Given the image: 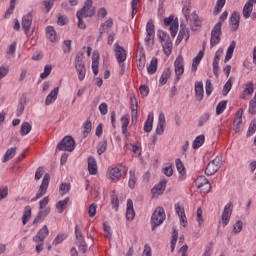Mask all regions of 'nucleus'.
<instances>
[{"mask_svg":"<svg viewBox=\"0 0 256 256\" xmlns=\"http://www.w3.org/2000/svg\"><path fill=\"white\" fill-rule=\"evenodd\" d=\"M83 56V52H78L74 61L79 81H84L85 75H87V68L85 67V62H83Z\"/></svg>","mask_w":256,"mask_h":256,"instance_id":"nucleus-1","label":"nucleus"},{"mask_svg":"<svg viewBox=\"0 0 256 256\" xmlns=\"http://www.w3.org/2000/svg\"><path fill=\"white\" fill-rule=\"evenodd\" d=\"M165 218V209H163V207H157L151 217L152 231L157 229L159 225H162L163 221H165Z\"/></svg>","mask_w":256,"mask_h":256,"instance_id":"nucleus-2","label":"nucleus"},{"mask_svg":"<svg viewBox=\"0 0 256 256\" xmlns=\"http://www.w3.org/2000/svg\"><path fill=\"white\" fill-rule=\"evenodd\" d=\"M56 149L58 151H75V139L72 136H65L58 144Z\"/></svg>","mask_w":256,"mask_h":256,"instance_id":"nucleus-3","label":"nucleus"},{"mask_svg":"<svg viewBox=\"0 0 256 256\" xmlns=\"http://www.w3.org/2000/svg\"><path fill=\"white\" fill-rule=\"evenodd\" d=\"M95 15V8L93 7V0H86L81 10H78L76 17H93Z\"/></svg>","mask_w":256,"mask_h":256,"instance_id":"nucleus-4","label":"nucleus"},{"mask_svg":"<svg viewBox=\"0 0 256 256\" xmlns=\"http://www.w3.org/2000/svg\"><path fill=\"white\" fill-rule=\"evenodd\" d=\"M221 157L217 156L212 161H210L205 169V175L211 177V175H215L219 169H221Z\"/></svg>","mask_w":256,"mask_h":256,"instance_id":"nucleus-5","label":"nucleus"},{"mask_svg":"<svg viewBox=\"0 0 256 256\" xmlns=\"http://www.w3.org/2000/svg\"><path fill=\"white\" fill-rule=\"evenodd\" d=\"M146 32H147V35L144 41L148 47H151L155 45V24H153V21H149L147 23Z\"/></svg>","mask_w":256,"mask_h":256,"instance_id":"nucleus-6","label":"nucleus"},{"mask_svg":"<svg viewBox=\"0 0 256 256\" xmlns=\"http://www.w3.org/2000/svg\"><path fill=\"white\" fill-rule=\"evenodd\" d=\"M221 22H218L215 24L211 31V38H210V45L211 47H215L216 45H219L221 43Z\"/></svg>","mask_w":256,"mask_h":256,"instance_id":"nucleus-7","label":"nucleus"},{"mask_svg":"<svg viewBox=\"0 0 256 256\" xmlns=\"http://www.w3.org/2000/svg\"><path fill=\"white\" fill-rule=\"evenodd\" d=\"M49 181H51V176L49 174H45L42 180V183L40 185V188L38 192L36 193V196L32 201H37V199H41L45 193H47V189L49 187Z\"/></svg>","mask_w":256,"mask_h":256,"instance_id":"nucleus-8","label":"nucleus"},{"mask_svg":"<svg viewBox=\"0 0 256 256\" xmlns=\"http://www.w3.org/2000/svg\"><path fill=\"white\" fill-rule=\"evenodd\" d=\"M130 109H131V118H132V124L137 123V115H138V109H139V103L137 102V98L135 96H132L130 98Z\"/></svg>","mask_w":256,"mask_h":256,"instance_id":"nucleus-9","label":"nucleus"},{"mask_svg":"<svg viewBox=\"0 0 256 256\" xmlns=\"http://www.w3.org/2000/svg\"><path fill=\"white\" fill-rule=\"evenodd\" d=\"M175 66V75H176V81H179L181 79V75L185 73V67L183 66V57L178 56L174 62Z\"/></svg>","mask_w":256,"mask_h":256,"instance_id":"nucleus-10","label":"nucleus"},{"mask_svg":"<svg viewBox=\"0 0 256 256\" xmlns=\"http://www.w3.org/2000/svg\"><path fill=\"white\" fill-rule=\"evenodd\" d=\"M114 53L118 63H124L127 59V52L118 43L114 44Z\"/></svg>","mask_w":256,"mask_h":256,"instance_id":"nucleus-11","label":"nucleus"},{"mask_svg":"<svg viewBox=\"0 0 256 256\" xmlns=\"http://www.w3.org/2000/svg\"><path fill=\"white\" fill-rule=\"evenodd\" d=\"M175 211L180 219V224L183 227H187L189 225V222L187 221V216L185 215V208L179 204H175Z\"/></svg>","mask_w":256,"mask_h":256,"instance_id":"nucleus-12","label":"nucleus"},{"mask_svg":"<svg viewBox=\"0 0 256 256\" xmlns=\"http://www.w3.org/2000/svg\"><path fill=\"white\" fill-rule=\"evenodd\" d=\"M233 214V204L229 202L223 210L222 213V223L223 225H228L229 219H231V215Z\"/></svg>","mask_w":256,"mask_h":256,"instance_id":"nucleus-13","label":"nucleus"},{"mask_svg":"<svg viewBox=\"0 0 256 256\" xmlns=\"http://www.w3.org/2000/svg\"><path fill=\"white\" fill-rule=\"evenodd\" d=\"M126 173H127V170L125 168L115 167V168L110 169L109 175H110V179H112V181H118Z\"/></svg>","mask_w":256,"mask_h":256,"instance_id":"nucleus-14","label":"nucleus"},{"mask_svg":"<svg viewBox=\"0 0 256 256\" xmlns=\"http://www.w3.org/2000/svg\"><path fill=\"white\" fill-rule=\"evenodd\" d=\"M47 235H49V228L47 227V225H44L37 233V235H35L33 237V241H35V243H43V241H45V237H47Z\"/></svg>","mask_w":256,"mask_h":256,"instance_id":"nucleus-15","label":"nucleus"},{"mask_svg":"<svg viewBox=\"0 0 256 256\" xmlns=\"http://www.w3.org/2000/svg\"><path fill=\"white\" fill-rule=\"evenodd\" d=\"M33 23V15L31 13L26 14L22 18V28L26 35H29V31L31 29V25Z\"/></svg>","mask_w":256,"mask_h":256,"instance_id":"nucleus-16","label":"nucleus"},{"mask_svg":"<svg viewBox=\"0 0 256 256\" xmlns=\"http://www.w3.org/2000/svg\"><path fill=\"white\" fill-rule=\"evenodd\" d=\"M221 55H223V50H218L215 53L213 60V73L215 77H219V61L221 60Z\"/></svg>","mask_w":256,"mask_h":256,"instance_id":"nucleus-17","label":"nucleus"},{"mask_svg":"<svg viewBox=\"0 0 256 256\" xmlns=\"http://www.w3.org/2000/svg\"><path fill=\"white\" fill-rule=\"evenodd\" d=\"M241 21V16L237 12H233L230 17L231 31H237L239 29V23Z\"/></svg>","mask_w":256,"mask_h":256,"instance_id":"nucleus-18","label":"nucleus"},{"mask_svg":"<svg viewBox=\"0 0 256 256\" xmlns=\"http://www.w3.org/2000/svg\"><path fill=\"white\" fill-rule=\"evenodd\" d=\"M167 187V180H162L152 188L153 195H163Z\"/></svg>","mask_w":256,"mask_h":256,"instance_id":"nucleus-19","label":"nucleus"},{"mask_svg":"<svg viewBox=\"0 0 256 256\" xmlns=\"http://www.w3.org/2000/svg\"><path fill=\"white\" fill-rule=\"evenodd\" d=\"M126 219H128V221L135 219V209L133 208V200L131 199L127 200Z\"/></svg>","mask_w":256,"mask_h":256,"instance_id":"nucleus-20","label":"nucleus"},{"mask_svg":"<svg viewBox=\"0 0 256 256\" xmlns=\"http://www.w3.org/2000/svg\"><path fill=\"white\" fill-rule=\"evenodd\" d=\"M58 95H59V87H56L46 97L45 105H52V103H55V101H57Z\"/></svg>","mask_w":256,"mask_h":256,"instance_id":"nucleus-21","label":"nucleus"},{"mask_svg":"<svg viewBox=\"0 0 256 256\" xmlns=\"http://www.w3.org/2000/svg\"><path fill=\"white\" fill-rule=\"evenodd\" d=\"M113 27V18H108L107 21L101 24L100 29H99V36L98 40L103 37V33L107 31V29H111Z\"/></svg>","mask_w":256,"mask_h":256,"instance_id":"nucleus-22","label":"nucleus"},{"mask_svg":"<svg viewBox=\"0 0 256 256\" xmlns=\"http://www.w3.org/2000/svg\"><path fill=\"white\" fill-rule=\"evenodd\" d=\"M205 90L203 89V82H197L195 84V97L197 101H203Z\"/></svg>","mask_w":256,"mask_h":256,"instance_id":"nucleus-23","label":"nucleus"},{"mask_svg":"<svg viewBox=\"0 0 256 256\" xmlns=\"http://www.w3.org/2000/svg\"><path fill=\"white\" fill-rule=\"evenodd\" d=\"M49 213H51V208L48 207L45 210H40L36 216V218L33 221V224H37L40 223V221H45V218L47 217V215H49Z\"/></svg>","mask_w":256,"mask_h":256,"instance_id":"nucleus-24","label":"nucleus"},{"mask_svg":"<svg viewBox=\"0 0 256 256\" xmlns=\"http://www.w3.org/2000/svg\"><path fill=\"white\" fill-rule=\"evenodd\" d=\"M88 171L90 175H97V161L93 158V156L88 158Z\"/></svg>","mask_w":256,"mask_h":256,"instance_id":"nucleus-25","label":"nucleus"},{"mask_svg":"<svg viewBox=\"0 0 256 256\" xmlns=\"http://www.w3.org/2000/svg\"><path fill=\"white\" fill-rule=\"evenodd\" d=\"M46 37L51 41V43H55V41H57V32L53 26H48L46 28Z\"/></svg>","mask_w":256,"mask_h":256,"instance_id":"nucleus-26","label":"nucleus"},{"mask_svg":"<svg viewBox=\"0 0 256 256\" xmlns=\"http://www.w3.org/2000/svg\"><path fill=\"white\" fill-rule=\"evenodd\" d=\"M153 113H149L148 114V118L144 124V131L145 133H151V131H153Z\"/></svg>","mask_w":256,"mask_h":256,"instance_id":"nucleus-27","label":"nucleus"},{"mask_svg":"<svg viewBox=\"0 0 256 256\" xmlns=\"http://www.w3.org/2000/svg\"><path fill=\"white\" fill-rule=\"evenodd\" d=\"M203 55H205V52L203 50H200L198 54L193 59L192 63V71H197V67L199 66V63H201V59H203Z\"/></svg>","mask_w":256,"mask_h":256,"instance_id":"nucleus-28","label":"nucleus"},{"mask_svg":"<svg viewBox=\"0 0 256 256\" xmlns=\"http://www.w3.org/2000/svg\"><path fill=\"white\" fill-rule=\"evenodd\" d=\"M157 65H158L157 58H152L150 61V64L147 67V73L149 75H155V73H157Z\"/></svg>","mask_w":256,"mask_h":256,"instance_id":"nucleus-29","label":"nucleus"},{"mask_svg":"<svg viewBox=\"0 0 256 256\" xmlns=\"http://www.w3.org/2000/svg\"><path fill=\"white\" fill-rule=\"evenodd\" d=\"M176 163V168H177V171L180 175V179L183 181L185 179V166L183 165V162L181 161V159H176L175 161Z\"/></svg>","mask_w":256,"mask_h":256,"instance_id":"nucleus-30","label":"nucleus"},{"mask_svg":"<svg viewBox=\"0 0 256 256\" xmlns=\"http://www.w3.org/2000/svg\"><path fill=\"white\" fill-rule=\"evenodd\" d=\"M17 153V147L9 148L3 158V163H7V161H11L15 157Z\"/></svg>","mask_w":256,"mask_h":256,"instance_id":"nucleus-31","label":"nucleus"},{"mask_svg":"<svg viewBox=\"0 0 256 256\" xmlns=\"http://www.w3.org/2000/svg\"><path fill=\"white\" fill-rule=\"evenodd\" d=\"M161 44H162L163 51H164L165 55H167V57H169V55H171V51L173 49V42H171V39H170V40L161 42Z\"/></svg>","mask_w":256,"mask_h":256,"instance_id":"nucleus-32","label":"nucleus"},{"mask_svg":"<svg viewBox=\"0 0 256 256\" xmlns=\"http://www.w3.org/2000/svg\"><path fill=\"white\" fill-rule=\"evenodd\" d=\"M235 47H236V43L235 41H232L227 49L224 63H227V61H230L231 57H233V53L235 52Z\"/></svg>","mask_w":256,"mask_h":256,"instance_id":"nucleus-33","label":"nucleus"},{"mask_svg":"<svg viewBox=\"0 0 256 256\" xmlns=\"http://www.w3.org/2000/svg\"><path fill=\"white\" fill-rule=\"evenodd\" d=\"M69 204V197L65 198L64 200H60L56 204V209L58 213H63L67 209V205Z\"/></svg>","mask_w":256,"mask_h":256,"instance_id":"nucleus-34","label":"nucleus"},{"mask_svg":"<svg viewBox=\"0 0 256 256\" xmlns=\"http://www.w3.org/2000/svg\"><path fill=\"white\" fill-rule=\"evenodd\" d=\"M169 77H171V68H167L163 71L159 80V84L162 86L166 85Z\"/></svg>","mask_w":256,"mask_h":256,"instance_id":"nucleus-35","label":"nucleus"},{"mask_svg":"<svg viewBox=\"0 0 256 256\" xmlns=\"http://www.w3.org/2000/svg\"><path fill=\"white\" fill-rule=\"evenodd\" d=\"M75 237H76V245H78L79 243L85 242V238L83 237V232L81 231V228L79 227V225L75 226Z\"/></svg>","mask_w":256,"mask_h":256,"instance_id":"nucleus-36","label":"nucleus"},{"mask_svg":"<svg viewBox=\"0 0 256 256\" xmlns=\"http://www.w3.org/2000/svg\"><path fill=\"white\" fill-rule=\"evenodd\" d=\"M253 12V4L246 2L243 8V17L244 19H249L251 17V13Z\"/></svg>","mask_w":256,"mask_h":256,"instance_id":"nucleus-37","label":"nucleus"},{"mask_svg":"<svg viewBox=\"0 0 256 256\" xmlns=\"http://www.w3.org/2000/svg\"><path fill=\"white\" fill-rule=\"evenodd\" d=\"M185 39L187 41V39H189V30L182 28L179 33H178V37L176 40V43H181V41Z\"/></svg>","mask_w":256,"mask_h":256,"instance_id":"nucleus-38","label":"nucleus"},{"mask_svg":"<svg viewBox=\"0 0 256 256\" xmlns=\"http://www.w3.org/2000/svg\"><path fill=\"white\" fill-rule=\"evenodd\" d=\"M177 239H179V232L177 228L173 227L172 239H171V253L175 251V245H177Z\"/></svg>","mask_w":256,"mask_h":256,"instance_id":"nucleus-39","label":"nucleus"},{"mask_svg":"<svg viewBox=\"0 0 256 256\" xmlns=\"http://www.w3.org/2000/svg\"><path fill=\"white\" fill-rule=\"evenodd\" d=\"M30 219H31V206H26L24 210V214L22 216L23 225H27Z\"/></svg>","mask_w":256,"mask_h":256,"instance_id":"nucleus-40","label":"nucleus"},{"mask_svg":"<svg viewBox=\"0 0 256 256\" xmlns=\"http://www.w3.org/2000/svg\"><path fill=\"white\" fill-rule=\"evenodd\" d=\"M232 88H233V77H230L223 87L222 95H224V97L228 95L229 91H231Z\"/></svg>","mask_w":256,"mask_h":256,"instance_id":"nucleus-41","label":"nucleus"},{"mask_svg":"<svg viewBox=\"0 0 256 256\" xmlns=\"http://www.w3.org/2000/svg\"><path fill=\"white\" fill-rule=\"evenodd\" d=\"M203 143H205V136L204 135L197 136L193 141L192 147L193 149H199V147H201Z\"/></svg>","mask_w":256,"mask_h":256,"instance_id":"nucleus-42","label":"nucleus"},{"mask_svg":"<svg viewBox=\"0 0 256 256\" xmlns=\"http://www.w3.org/2000/svg\"><path fill=\"white\" fill-rule=\"evenodd\" d=\"M31 129V124H29V122H24L20 128V135H29V133H31Z\"/></svg>","mask_w":256,"mask_h":256,"instance_id":"nucleus-43","label":"nucleus"},{"mask_svg":"<svg viewBox=\"0 0 256 256\" xmlns=\"http://www.w3.org/2000/svg\"><path fill=\"white\" fill-rule=\"evenodd\" d=\"M227 109V100H222L216 106V114L221 115Z\"/></svg>","mask_w":256,"mask_h":256,"instance_id":"nucleus-44","label":"nucleus"},{"mask_svg":"<svg viewBox=\"0 0 256 256\" xmlns=\"http://www.w3.org/2000/svg\"><path fill=\"white\" fill-rule=\"evenodd\" d=\"M146 63H147V58L145 54H142L140 58L137 60V67L139 71H143V69H145Z\"/></svg>","mask_w":256,"mask_h":256,"instance_id":"nucleus-45","label":"nucleus"},{"mask_svg":"<svg viewBox=\"0 0 256 256\" xmlns=\"http://www.w3.org/2000/svg\"><path fill=\"white\" fill-rule=\"evenodd\" d=\"M209 180L205 177V176H199L196 180H195V185L196 187H203L204 185L209 184Z\"/></svg>","mask_w":256,"mask_h":256,"instance_id":"nucleus-46","label":"nucleus"},{"mask_svg":"<svg viewBox=\"0 0 256 256\" xmlns=\"http://www.w3.org/2000/svg\"><path fill=\"white\" fill-rule=\"evenodd\" d=\"M92 71L94 75L99 74V56L92 58Z\"/></svg>","mask_w":256,"mask_h":256,"instance_id":"nucleus-47","label":"nucleus"},{"mask_svg":"<svg viewBox=\"0 0 256 256\" xmlns=\"http://www.w3.org/2000/svg\"><path fill=\"white\" fill-rule=\"evenodd\" d=\"M107 151V140H103L98 144L97 153L98 155H103Z\"/></svg>","mask_w":256,"mask_h":256,"instance_id":"nucleus-48","label":"nucleus"},{"mask_svg":"<svg viewBox=\"0 0 256 256\" xmlns=\"http://www.w3.org/2000/svg\"><path fill=\"white\" fill-rule=\"evenodd\" d=\"M190 21H192L194 27H201V20L199 19V16L197 15V13L192 12L191 13V18Z\"/></svg>","mask_w":256,"mask_h":256,"instance_id":"nucleus-49","label":"nucleus"},{"mask_svg":"<svg viewBox=\"0 0 256 256\" xmlns=\"http://www.w3.org/2000/svg\"><path fill=\"white\" fill-rule=\"evenodd\" d=\"M223 7H225V0H217L216 2V6L214 9V15H219V13H221V9H223Z\"/></svg>","mask_w":256,"mask_h":256,"instance_id":"nucleus-50","label":"nucleus"},{"mask_svg":"<svg viewBox=\"0 0 256 256\" xmlns=\"http://www.w3.org/2000/svg\"><path fill=\"white\" fill-rule=\"evenodd\" d=\"M177 31H179V21L177 19L170 25V33L172 37H176Z\"/></svg>","mask_w":256,"mask_h":256,"instance_id":"nucleus-51","label":"nucleus"},{"mask_svg":"<svg viewBox=\"0 0 256 256\" xmlns=\"http://www.w3.org/2000/svg\"><path fill=\"white\" fill-rule=\"evenodd\" d=\"M51 71H53V67L51 65H46L44 67V72L40 74V78L47 79L49 75H51Z\"/></svg>","mask_w":256,"mask_h":256,"instance_id":"nucleus-52","label":"nucleus"},{"mask_svg":"<svg viewBox=\"0 0 256 256\" xmlns=\"http://www.w3.org/2000/svg\"><path fill=\"white\" fill-rule=\"evenodd\" d=\"M91 129H92L91 120H86L84 123V131H83L84 137H87L91 133Z\"/></svg>","mask_w":256,"mask_h":256,"instance_id":"nucleus-53","label":"nucleus"},{"mask_svg":"<svg viewBox=\"0 0 256 256\" xmlns=\"http://www.w3.org/2000/svg\"><path fill=\"white\" fill-rule=\"evenodd\" d=\"M256 131V120H252L250 125H249V128H248V131L246 133V137H251Z\"/></svg>","mask_w":256,"mask_h":256,"instance_id":"nucleus-54","label":"nucleus"},{"mask_svg":"<svg viewBox=\"0 0 256 256\" xmlns=\"http://www.w3.org/2000/svg\"><path fill=\"white\" fill-rule=\"evenodd\" d=\"M130 178H129V182L128 185L130 187V189H135V183H137V178L135 177V172L130 171Z\"/></svg>","mask_w":256,"mask_h":256,"instance_id":"nucleus-55","label":"nucleus"},{"mask_svg":"<svg viewBox=\"0 0 256 256\" xmlns=\"http://www.w3.org/2000/svg\"><path fill=\"white\" fill-rule=\"evenodd\" d=\"M157 35L161 41V43L165 41H169L171 38H169V34H167L165 31L158 30Z\"/></svg>","mask_w":256,"mask_h":256,"instance_id":"nucleus-56","label":"nucleus"},{"mask_svg":"<svg viewBox=\"0 0 256 256\" xmlns=\"http://www.w3.org/2000/svg\"><path fill=\"white\" fill-rule=\"evenodd\" d=\"M45 7L46 13H49L51 9H53V5H55V0H45L42 2Z\"/></svg>","mask_w":256,"mask_h":256,"instance_id":"nucleus-57","label":"nucleus"},{"mask_svg":"<svg viewBox=\"0 0 256 256\" xmlns=\"http://www.w3.org/2000/svg\"><path fill=\"white\" fill-rule=\"evenodd\" d=\"M243 119V109L238 110L234 118V125H240Z\"/></svg>","mask_w":256,"mask_h":256,"instance_id":"nucleus-58","label":"nucleus"},{"mask_svg":"<svg viewBox=\"0 0 256 256\" xmlns=\"http://www.w3.org/2000/svg\"><path fill=\"white\" fill-rule=\"evenodd\" d=\"M210 117L209 113L203 114L198 121V127H203V125L209 121Z\"/></svg>","mask_w":256,"mask_h":256,"instance_id":"nucleus-59","label":"nucleus"},{"mask_svg":"<svg viewBox=\"0 0 256 256\" xmlns=\"http://www.w3.org/2000/svg\"><path fill=\"white\" fill-rule=\"evenodd\" d=\"M182 13H183L186 21H189V17H191V6L184 5V7L182 9Z\"/></svg>","mask_w":256,"mask_h":256,"instance_id":"nucleus-60","label":"nucleus"},{"mask_svg":"<svg viewBox=\"0 0 256 256\" xmlns=\"http://www.w3.org/2000/svg\"><path fill=\"white\" fill-rule=\"evenodd\" d=\"M243 231V222L241 220H238L234 225H233V232L234 233H241Z\"/></svg>","mask_w":256,"mask_h":256,"instance_id":"nucleus-61","label":"nucleus"},{"mask_svg":"<svg viewBox=\"0 0 256 256\" xmlns=\"http://www.w3.org/2000/svg\"><path fill=\"white\" fill-rule=\"evenodd\" d=\"M111 203L115 211H117L119 209V198L117 197V195L113 194L111 196Z\"/></svg>","mask_w":256,"mask_h":256,"instance_id":"nucleus-62","label":"nucleus"},{"mask_svg":"<svg viewBox=\"0 0 256 256\" xmlns=\"http://www.w3.org/2000/svg\"><path fill=\"white\" fill-rule=\"evenodd\" d=\"M249 113H251V115H255V113H256V101L255 100H250Z\"/></svg>","mask_w":256,"mask_h":256,"instance_id":"nucleus-63","label":"nucleus"},{"mask_svg":"<svg viewBox=\"0 0 256 256\" xmlns=\"http://www.w3.org/2000/svg\"><path fill=\"white\" fill-rule=\"evenodd\" d=\"M64 48L63 51L64 53H71V40H64Z\"/></svg>","mask_w":256,"mask_h":256,"instance_id":"nucleus-64","label":"nucleus"}]
</instances>
